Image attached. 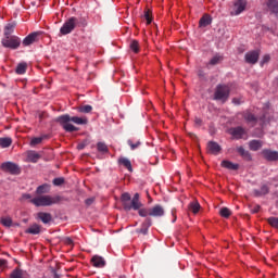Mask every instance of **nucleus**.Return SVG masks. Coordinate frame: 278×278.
Wrapping results in <instances>:
<instances>
[{"mask_svg": "<svg viewBox=\"0 0 278 278\" xmlns=\"http://www.w3.org/2000/svg\"><path fill=\"white\" fill-rule=\"evenodd\" d=\"M56 123H60V125L63 127L65 131H79V128L75 127L71 123H75V125H88V117H78L65 114L61 115L56 118Z\"/></svg>", "mask_w": 278, "mask_h": 278, "instance_id": "obj_1", "label": "nucleus"}, {"mask_svg": "<svg viewBox=\"0 0 278 278\" xmlns=\"http://www.w3.org/2000/svg\"><path fill=\"white\" fill-rule=\"evenodd\" d=\"M60 201V197H51V195H39L30 199V203L36 205V207H49L51 205L58 204Z\"/></svg>", "mask_w": 278, "mask_h": 278, "instance_id": "obj_2", "label": "nucleus"}, {"mask_svg": "<svg viewBox=\"0 0 278 278\" xmlns=\"http://www.w3.org/2000/svg\"><path fill=\"white\" fill-rule=\"evenodd\" d=\"M230 89L227 85H218L215 89L214 99L215 101H222L225 103L229 99Z\"/></svg>", "mask_w": 278, "mask_h": 278, "instance_id": "obj_3", "label": "nucleus"}, {"mask_svg": "<svg viewBox=\"0 0 278 278\" xmlns=\"http://www.w3.org/2000/svg\"><path fill=\"white\" fill-rule=\"evenodd\" d=\"M77 23H79V20H77V17H70L60 28V34L62 36H67V34H71L77 27Z\"/></svg>", "mask_w": 278, "mask_h": 278, "instance_id": "obj_4", "label": "nucleus"}, {"mask_svg": "<svg viewBox=\"0 0 278 278\" xmlns=\"http://www.w3.org/2000/svg\"><path fill=\"white\" fill-rule=\"evenodd\" d=\"M2 47L5 49H13L16 50L18 47H21V37L18 36H5V38L2 39Z\"/></svg>", "mask_w": 278, "mask_h": 278, "instance_id": "obj_5", "label": "nucleus"}, {"mask_svg": "<svg viewBox=\"0 0 278 278\" xmlns=\"http://www.w3.org/2000/svg\"><path fill=\"white\" fill-rule=\"evenodd\" d=\"M3 173H9L10 175H21V167L16 163L4 162L0 165Z\"/></svg>", "mask_w": 278, "mask_h": 278, "instance_id": "obj_6", "label": "nucleus"}, {"mask_svg": "<svg viewBox=\"0 0 278 278\" xmlns=\"http://www.w3.org/2000/svg\"><path fill=\"white\" fill-rule=\"evenodd\" d=\"M247 10V0H236L233 3V9L231 11V16H238Z\"/></svg>", "mask_w": 278, "mask_h": 278, "instance_id": "obj_7", "label": "nucleus"}, {"mask_svg": "<svg viewBox=\"0 0 278 278\" xmlns=\"http://www.w3.org/2000/svg\"><path fill=\"white\" fill-rule=\"evenodd\" d=\"M244 60L247 64H257L260 60V50H252L245 53Z\"/></svg>", "mask_w": 278, "mask_h": 278, "instance_id": "obj_8", "label": "nucleus"}, {"mask_svg": "<svg viewBox=\"0 0 278 278\" xmlns=\"http://www.w3.org/2000/svg\"><path fill=\"white\" fill-rule=\"evenodd\" d=\"M142 207V202H140V194L135 193L131 203L125 204V210H140Z\"/></svg>", "mask_w": 278, "mask_h": 278, "instance_id": "obj_9", "label": "nucleus"}, {"mask_svg": "<svg viewBox=\"0 0 278 278\" xmlns=\"http://www.w3.org/2000/svg\"><path fill=\"white\" fill-rule=\"evenodd\" d=\"M39 36H40V33H31V34H29L22 41L23 47H29V46L34 45V42H38V37Z\"/></svg>", "mask_w": 278, "mask_h": 278, "instance_id": "obj_10", "label": "nucleus"}, {"mask_svg": "<svg viewBox=\"0 0 278 278\" xmlns=\"http://www.w3.org/2000/svg\"><path fill=\"white\" fill-rule=\"evenodd\" d=\"M229 134L230 136L235 137L236 140H240V138H244V136H247V130H244L242 127H236L231 128Z\"/></svg>", "mask_w": 278, "mask_h": 278, "instance_id": "obj_11", "label": "nucleus"}, {"mask_svg": "<svg viewBox=\"0 0 278 278\" xmlns=\"http://www.w3.org/2000/svg\"><path fill=\"white\" fill-rule=\"evenodd\" d=\"M263 157L268 162H277L278 160V152L273 150H263L262 151Z\"/></svg>", "mask_w": 278, "mask_h": 278, "instance_id": "obj_12", "label": "nucleus"}, {"mask_svg": "<svg viewBox=\"0 0 278 278\" xmlns=\"http://www.w3.org/2000/svg\"><path fill=\"white\" fill-rule=\"evenodd\" d=\"M150 216L162 217L164 216V207L160 204L154 205L150 208Z\"/></svg>", "mask_w": 278, "mask_h": 278, "instance_id": "obj_13", "label": "nucleus"}, {"mask_svg": "<svg viewBox=\"0 0 278 278\" xmlns=\"http://www.w3.org/2000/svg\"><path fill=\"white\" fill-rule=\"evenodd\" d=\"M26 157L28 162H31L33 164H36L38 162V160H40V153L34 151V150H29L26 152Z\"/></svg>", "mask_w": 278, "mask_h": 278, "instance_id": "obj_14", "label": "nucleus"}, {"mask_svg": "<svg viewBox=\"0 0 278 278\" xmlns=\"http://www.w3.org/2000/svg\"><path fill=\"white\" fill-rule=\"evenodd\" d=\"M36 218L38 220H41V223H43V225H47V224L51 223V220H52L51 213H45V212L37 213Z\"/></svg>", "mask_w": 278, "mask_h": 278, "instance_id": "obj_15", "label": "nucleus"}, {"mask_svg": "<svg viewBox=\"0 0 278 278\" xmlns=\"http://www.w3.org/2000/svg\"><path fill=\"white\" fill-rule=\"evenodd\" d=\"M91 264L94 268H103L105 266V260L102 256L94 255L91 258Z\"/></svg>", "mask_w": 278, "mask_h": 278, "instance_id": "obj_16", "label": "nucleus"}, {"mask_svg": "<svg viewBox=\"0 0 278 278\" xmlns=\"http://www.w3.org/2000/svg\"><path fill=\"white\" fill-rule=\"evenodd\" d=\"M207 151L212 153V155H218V153H220V146L214 141H210L207 143Z\"/></svg>", "mask_w": 278, "mask_h": 278, "instance_id": "obj_17", "label": "nucleus"}, {"mask_svg": "<svg viewBox=\"0 0 278 278\" xmlns=\"http://www.w3.org/2000/svg\"><path fill=\"white\" fill-rule=\"evenodd\" d=\"M27 277H29V274H27V271L21 268H15L10 275V278H27Z\"/></svg>", "mask_w": 278, "mask_h": 278, "instance_id": "obj_18", "label": "nucleus"}, {"mask_svg": "<svg viewBox=\"0 0 278 278\" xmlns=\"http://www.w3.org/2000/svg\"><path fill=\"white\" fill-rule=\"evenodd\" d=\"M49 135H41L40 137H34L30 139V147H37V144H42L43 140H48Z\"/></svg>", "mask_w": 278, "mask_h": 278, "instance_id": "obj_19", "label": "nucleus"}, {"mask_svg": "<svg viewBox=\"0 0 278 278\" xmlns=\"http://www.w3.org/2000/svg\"><path fill=\"white\" fill-rule=\"evenodd\" d=\"M207 25H212V16L204 14L199 21V27H207Z\"/></svg>", "mask_w": 278, "mask_h": 278, "instance_id": "obj_20", "label": "nucleus"}, {"mask_svg": "<svg viewBox=\"0 0 278 278\" xmlns=\"http://www.w3.org/2000/svg\"><path fill=\"white\" fill-rule=\"evenodd\" d=\"M118 164H121L122 166L126 167L127 170H129V173H134V168L131 167V161H129V159L121 157L118 160Z\"/></svg>", "mask_w": 278, "mask_h": 278, "instance_id": "obj_21", "label": "nucleus"}, {"mask_svg": "<svg viewBox=\"0 0 278 278\" xmlns=\"http://www.w3.org/2000/svg\"><path fill=\"white\" fill-rule=\"evenodd\" d=\"M223 168H228V170H238L240 165L232 163L231 161H223L222 162Z\"/></svg>", "mask_w": 278, "mask_h": 278, "instance_id": "obj_22", "label": "nucleus"}, {"mask_svg": "<svg viewBox=\"0 0 278 278\" xmlns=\"http://www.w3.org/2000/svg\"><path fill=\"white\" fill-rule=\"evenodd\" d=\"M149 227H151V219H146L144 223L141 225V228L137 230V233H142L143 236H147Z\"/></svg>", "mask_w": 278, "mask_h": 278, "instance_id": "obj_23", "label": "nucleus"}, {"mask_svg": "<svg viewBox=\"0 0 278 278\" xmlns=\"http://www.w3.org/2000/svg\"><path fill=\"white\" fill-rule=\"evenodd\" d=\"M267 8L274 14H278V1L277 0H267Z\"/></svg>", "mask_w": 278, "mask_h": 278, "instance_id": "obj_24", "label": "nucleus"}, {"mask_svg": "<svg viewBox=\"0 0 278 278\" xmlns=\"http://www.w3.org/2000/svg\"><path fill=\"white\" fill-rule=\"evenodd\" d=\"M25 233H31L33 236H38L40 233V226L38 224H34L28 229L25 230Z\"/></svg>", "mask_w": 278, "mask_h": 278, "instance_id": "obj_25", "label": "nucleus"}, {"mask_svg": "<svg viewBox=\"0 0 278 278\" xmlns=\"http://www.w3.org/2000/svg\"><path fill=\"white\" fill-rule=\"evenodd\" d=\"M15 72L17 75H25V73H27V63L22 62L17 64Z\"/></svg>", "mask_w": 278, "mask_h": 278, "instance_id": "obj_26", "label": "nucleus"}, {"mask_svg": "<svg viewBox=\"0 0 278 278\" xmlns=\"http://www.w3.org/2000/svg\"><path fill=\"white\" fill-rule=\"evenodd\" d=\"M12 146V138L5 137V138H0V147L2 149H8V147Z\"/></svg>", "mask_w": 278, "mask_h": 278, "instance_id": "obj_27", "label": "nucleus"}, {"mask_svg": "<svg viewBox=\"0 0 278 278\" xmlns=\"http://www.w3.org/2000/svg\"><path fill=\"white\" fill-rule=\"evenodd\" d=\"M261 147H262V141L260 140H252L249 143V148L251 151H260Z\"/></svg>", "mask_w": 278, "mask_h": 278, "instance_id": "obj_28", "label": "nucleus"}, {"mask_svg": "<svg viewBox=\"0 0 278 278\" xmlns=\"http://www.w3.org/2000/svg\"><path fill=\"white\" fill-rule=\"evenodd\" d=\"M268 192H269V189H268V186L266 185H263L261 187V190H254L255 197H264V194H268Z\"/></svg>", "mask_w": 278, "mask_h": 278, "instance_id": "obj_29", "label": "nucleus"}, {"mask_svg": "<svg viewBox=\"0 0 278 278\" xmlns=\"http://www.w3.org/2000/svg\"><path fill=\"white\" fill-rule=\"evenodd\" d=\"M189 210L193 214H199V211L201 210V204H199L197 201H193L189 204Z\"/></svg>", "mask_w": 278, "mask_h": 278, "instance_id": "obj_30", "label": "nucleus"}, {"mask_svg": "<svg viewBox=\"0 0 278 278\" xmlns=\"http://www.w3.org/2000/svg\"><path fill=\"white\" fill-rule=\"evenodd\" d=\"M237 151L241 157H244V160H248V161L251 160V153H249V151L244 150V148L239 147Z\"/></svg>", "mask_w": 278, "mask_h": 278, "instance_id": "obj_31", "label": "nucleus"}, {"mask_svg": "<svg viewBox=\"0 0 278 278\" xmlns=\"http://www.w3.org/2000/svg\"><path fill=\"white\" fill-rule=\"evenodd\" d=\"M15 27H16V24H8L4 27V36H12Z\"/></svg>", "mask_w": 278, "mask_h": 278, "instance_id": "obj_32", "label": "nucleus"}, {"mask_svg": "<svg viewBox=\"0 0 278 278\" xmlns=\"http://www.w3.org/2000/svg\"><path fill=\"white\" fill-rule=\"evenodd\" d=\"M143 18L147 21V25H151V23L153 21V15H152L151 10L148 9L144 11Z\"/></svg>", "mask_w": 278, "mask_h": 278, "instance_id": "obj_33", "label": "nucleus"}, {"mask_svg": "<svg viewBox=\"0 0 278 278\" xmlns=\"http://www.w3.org/2000/svg\"><path fill=\"white\" fill-rule=\"evenodd\" d=\"M78 112L81 114H90V112H92V106L90 104L79 106Z\"/></svg>", "mask_w": 278, "mask_h": 278, "instance_id": "obj_34", "label": "nucleus"}, {"mask_svg": "<svg viewBox=\"0 0 278 278\" xmlns=\"http://www.w3.org/2000/svg\"><path fill=\"white\" fill-rule=\"evenodd\" d=\"M47 192H49V185H41L36 190V194H47Z\"/></svg>", "mask_w": 278, "mask_h": 278, "instance_id": "obj_35", "label": "nucleus"}, {"mask_svg": "<svg viewBox=\"0 0 278 278\" xmlns=\"http://www.w3.org/2000/svg\"><path fill=\"white\" fill-rule=\"evenodd\" d=\"M219 215L223 218H229L231 216V211L228 207H222L219 211Z\"/></svg>", "mask_w": 278, "mask_h": 278, "instance_id": "obj_36", "label": "nucleus"}, {"mask_svg": "<svg viewBox=\"0 0 278 278\" xmlns=\"http://www.w3.org/2000/svg\"><path fill=\"white\" fill-rule=\"evenodd\" d=\"M0 223L3 227H10L12 225V217L10 216L1 217Z\"/></svg>", "mask_w": 278, "mask_h": 278, "instance_id": "obj_37", "label": "nucleus"}, {"mask_svg": "<svg viewBox=\"0 0 278 278\" xmlns=\"http://www.w3.org/2000/svg\"><path fill=\"white\" fill-rule=\"evenodd\" d=\"M244 118H245V121H248V123H257V117H255V115H253V113L247 112L244 114Z\"/></svg>", "mask_w": 278, "mask_h": 278, "instance_id": "obj_38", "label": "nucleus"}, {"mask_svg": "<svg viewBox=\"0 0 278 278\" xmlns=\"http://www.w3.org/2000/svg\"><path fill=\"white\" fill-rule=\"evenodd\" d=\"M129 201H131V195L129 193H123L122 203L124 205V210H125V205H129Z\"/></svg>", "mask_w": 278, "mask_h": 278, "instance_id": "obj_39", "label": "nucleus"}, {"mask_svg": "<svg viewBox=\"0 0 278 278\" xmlns=\"http://www.w3.org/2000/svg\"><path fill=\"white\" fill-rule=\"evenodd\" d=\"M138 214L142 218H147V216H151V208H139Z\"/></svg>", "mask_w": 278, "mask_h": 278, "instance_id": "obj_40", "label": "nucleus"}, {"mask_svg": "<svg viewBox=\"0 0 278 278\" xmlns=\"http://www.w3.org/2000/svg\"><path fill=\"white\" fill-rule=\"evenodd\" d=\"M130 49L134 53H139L140 51V43L138 41L134 40L130 42Z\"/></svg>", "mask_w": 278, "mask_h": 278, "instance_id": "obj_41", "label": "nucleus"}, {"mask_svg": "<svg viewBox=\"0 0 278 278\" xmlns=\"http://www.w3.org/2000/svg\"><path fill=\"white\" fill-rule=\"evenodd\" d=\"M267 223L270 225V227L278 229V217H269L267 218Z\"/></svg>", "mask_w": 278, "mask_h": 278, "instance_id": "obj_42", "label": "nucleus"}, {"mask_svg": "<svg viewBox=\"0 0 278 278\" xmlns=\"http://www.w3.org/2000/svg\"><path fill=\"white\" fill-rule=\"evenodd\" d=\"M98 151H100V153H108V146L103 142H99L97 144Z\"/></svg>", "mask_w": 278, "mask_h": 278, "instance_id": "obj_43", "label": "nucleus"}, {"mask_svg": "<svg viewBox=\"0 0 278 278\" xmlns=\"http://www.w3.org/2000/svg\"><path fill=\"white\" fill-rule=\"evenodd\" d=\"M223 61V56L220 55H215L211 59L210 64H212L213 66L218 64V62Z\"/></svg>", "mask_w": 278, "mask_h": 278, "instance_id": "obj_44", "label": "nucleus"}, {"mask_svg": "<svg viewBox=\"0 0 278 278\" xmlns=\"http://www.w3.org/2000/svg\"><path fill=\"white\" fill-rule=\"evenodd\" d=\"M128 144H129L131 151H135V149H138V147H140V141H137L134 143L132 140H128Z\"/></svg>", "mask_w": 278, "mask_h": 278, "instance_id": "obj_45", "label": "nucleus"}, {"mask_svg": "<svg viewBox=\"0 0 278 278\" xmlns=\"http://www.w3.org/2000/svg\"><path fill=\"white\" fill-rule=\"evenodd\" d=\"M270 62V54H265L261 61V66H264V64H268Z\"/></svg>", "mask_w": 278, "mask_h": 278, "instance_id": "obj_46", "label": "nucleus"}, {"mask_svg": "<svg viewBox=\"0 0 278 278\" xmlns=\"http://www.w3.org/2000/svg\"><path fill=\"white\" fill-rule=\"evenodd\" d=\"M53 184L54 186H62V184H64V178H54Z\"/></svg>", "mask_w": 278, "mask_h": 278, "instance_id": "obj_47", "label": "nucleus"}, {"mask_svg": "<svg viewBox=\"0 0 278 278\" xmlns=\"http://www.w3.org/2000/svg\"><path fill=\"white\" fill-rule=\"evenodd\" d=\"M0 268H8V261L0 258Z\"/></svg>", "mask_w": 278, "mask_h": 278, "instance_id": "obj_48", "label": "nucleus"}, {"mask_svg": "<svg viewBox=\"0 0 278 278\" xmlns=\"http://www.w3.org/2000/svg\"><path fill=\"white\" fill-rule=\"evenodd\" d=\"M243 101H242V98H233L232 99V103L235 104V105H240V103H242Z\"/></svg>", "mask_w": 278, "mask_h": 278, "instance_id": "obj_49", "label": "nucleus"}, {"mask_svg": "<svg viewBox=\"0 0 278 278\" xmlns=\"http://www.w3.org/2000/svg\"><path fill=\"white\" fill-rule=\"evenodd\" d=\"M194 123H195V125H198V127H201L203 122L201 121V118L195 117Z\"/></svg>", "mask_w": 278, "mask_h": 278, "instance_id": "obj_50", "label": "nucleus"}, {"mask_svg": "<svg viewBox=\"0 0 278 278\" xmlns=\"http://www.w3.org/2000/svg\"><path fill=\"white\" fill-rule=\"evenodd\" d=\"M65 242H66V244H73V239L66 238V239H65Z\"/></svg>", "mask_w": 278, "mask_h": 278, "instance_id": "obj_51", "label": "nucleus"}, {"mask_svg": "<svg viewBox=\"0 0 278 278\" xmlns=\"http://www.w3.org/2000/svg\"><path fill=\"white\" fill-rule=\"evenodd\" d=\"M23 199H31V194L26 193V194L23 195Z\"/></svg>", "mask_w": 278, "mask_h": 278, "instance_id": "obj_52", "label": "nucleus"}, {"mask_svg": "<svg viewBox=\"0 0 278 278\" xmlns=\"http://www.w3.org/2000/svg\"><path fill=\"white\" fill-rule=\"evenodd\" d=\"M172 214L174 216L173 223H175V220H177V216L175 215V212H172Z\"/></svg>", "mask_w": 278, "mask_h": 278, "instance_id": "obj_53", "label": "nucleus"}, {"mask_svg": "<svg viewBox=\"0 0 278 278\" xmlns=\"http://www.w3.org/2000/svg\"><path fill=\"white\" fill-rule=\"evenodd\" d=\"M86 203L87 205H90V203H92V200H87Z\"/></svg>", "mask_w": 278, "mask_h": 278, "instance_id": "obj_54", "label": "nucleus"}, {"mask_svg": "<svg viewBox=\"0 0 278 278\" xmlns=\"http://www.w3.org/2000/svg\"><path fill=\"white\" fill-rule=\"evenodd\" d=\"M254 212H260V206H257V207L254 210Z\"/></svg>", "mask_w": 278, "mask_h": 278, "instance_id": "obj_55", "label": "nucleus"}]
</instances>
